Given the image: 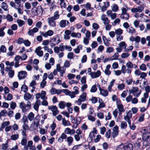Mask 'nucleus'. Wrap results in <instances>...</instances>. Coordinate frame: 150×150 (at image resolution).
Wrapping results in <instances>:
<instances>
[{"mask_svg": "<svg viewBox=\"0 0 150 150\" xmlns=\"http://www.w3.org/2000/svg\"><path fill=\"white\" fill-rule=\"evenodd\" d=\"M58 11H57L54 13L53 16L47 18V22L50 27H56V24L55 21L59 18L60 15Z\"/></svg>", "mask_w": 150, "mask_h": 150, "instance_id": "f257e3e1", "label": "nucleus"}, {"mask_svg": "<svg viewBox=\"0 0 150 150\" xmlns=\"http://www.w3.org/2000/svg\"><path fill=\"white\" fill-rule=\"evenodd\" d=\"M31 106V102L29 101L27 102V104H25L23 102H21L19 104V107L21 109L23 112H26L30 109Z\"/></svg>", "mask_w": 150, "mask_h": 150, "instance_id": "f03ea898", "label": "nucleus"}, {"mask_svg": "<svg viewBox=\"0 0 150 150\" xmlns=\"http://www.w3.org/2000/svg\"><path fill=\"white\" fill-rule=\"evenodd\" d=\"M129 93L132 94L135 97H138L141 93V90H139L137 87H133L132 89L129 91Z\"/></svg>", "mask_w": 150, "mask_h": 150, "instance_id": "7ed1b4c3", "label": "nucleus"}, {"mask_svg": "<svg viewBox=\"0 0 150 150\" xmlns=\"http://www.w3.org/2000/svg\"><path fill=\"white\" fill-rule=\"evenodd\" d=\"M61 37L59 35H56L53 37L50 41L51 46L52 47L59 44L60 42Z\"/></svg>", "mask_w": 150, "mask_h": 150, "instance_id": "20e7f679", "label": "nucleus"}, {"mask_svg": "<svg viewBox=\"0 0 150 150\" xmlns=\"http://www.w3.org/2000/svg\"><path fill=\"white\" fill-rule=\"evenodd\" d=\"M43 11L42 7L40 6L32 8V12L34 16H42Z\"/></svg>", "mask_w": 150, "mask_h": 150, "instance_id": "39448f33", "label": "nucleus"}, {"mask_svg": "<svg viewBox=\"0 0 150 150\" xmlns=\"http://www.w3.org/2000/svg\"><path fill=\"white\" fill-rule=\"evenodd\" d=\"M121 10L122 13L120 17L121 18L125 20H128L129 17V15L127 13V9L125 8L122 7Z\"/></svg>", "mask_w": 150, "mask_h": 150, "instance_id": "423d86ee", "label": "nucleus"}, {"mask_svg": "<svg viewBox=\"0 0 150 150\" xmlns=\"http://www.w3.org/2000/svg\"><path fill=\"white\" fill-rule=\"evenodd\" d=\"M116 104L117 109L119 110V115L122 114V112H124L125 111L124 109L123 105L121 103L120 100H117Z\"/></svg>", "mask_w": 150, "mask_h": 150, "instance_id": "0eeeda50", "label": "nucleus"}, {"mask_svg": "<svg viewBox=\"0 0 150 150\" xmlns=\"http://www.w3.org/2000/svg\"><path fill=\"white\" fill-rule=\"evenodd\" d=\"M86 93H83L80 96V98H79L77 100H76L75 102L77 103L78 105H80L82 102L86 100Z\"/></svg>", "mask_w": 150, "mask_h": 150, "instance_id": "6e6552de", "label": "nucleus"}, {"mask_svg": "<svg viewBox=\"0 0 150 150\" xmlns=\"http://www.w3.org/2000/svg\"><path fill=\"white\" fill-rule=\"evenodd\" d=\"M144 7L143 6H138L136 8H132L131 9V11L132 13H140L143 10Z\"/></svg>", "mask_w": 150, "mask_h": 150, "instance_id": "1a4fd4ad", "label": "nucleus"}, {"mask_svg": "<svg viewBox=\"0 0 150 150\" xmlns=\"http://www.w3.org/2000/svg\"><path fill=\"white\" fill-rule=\"evenodd\" d=\"M27 73L25 71H22L18 72V76L19 80L24 79L27 76Z\"/></svg>", "mask_w": 150, "mask_h": 150, "instance_id": "9d476101", "label": "nucleus"}, {"mask_svg": "<svg viewBox=\"0 0 150 150\" xmlns=\"http://www.w3.org/2000/svg\"><path fill=\"white\" fill-rule=\"evenodd\" d=\"M48 109L51 110L52 112V114L53 116H56L59 113V111L57 110V107L56 106H49Z\"/></svg>", "mask_w": 150, "mask_h": 150, "instance_id": "9b49d317", "label": "nucleus"}, {"mask_svg": "<svg viewBox=\"0 0 150 150\" xmlns=\"http://www.w3.org/2000/svg\"><path fill=\"white\" fill-rule=\"evenodd\" d=\"M40 34L43 36V37L46 38L48 36H52L54 34V32L52 30H49L47 32H44L40 31Z\"/></svg>", "mask_w": 150, "mask_h": 150, "instance_id": "f8f14e48", "label": "nucleus"}, {"mask_svg": "<svg viewBox=\"0 0 150 150\" xmlns=\"http://www.w3.org/2000/svg\"><path fill=\"white\" fill-rule=\"evenodd\" d=\"M132 116L131 112L129 110L127 113V115L124 117L125 120L127 122L128 124H130L131 122L130 119L132 118Z\"/></svg>", "mask_w": 150, "mask_h": 150, "instance_id": "ddd939ff", "label": "nucleus"}, {"mask_svg": "<svg viewBox=\"0 0 150 150\" xmlns=\"http://www.w3.org/2000/svg\"><path fill=\"white\" fill-rule=\"evenodd\" d=\"M69 21L67 20H62L59 22V26L62 28H64L66 26H69Z\"/></svg>", "mask_w": 150, "mask_h": 150, "instance_id": "4468645a", "label": "nucleus"}, {"mask_svg": "<svg viewBox=\"0 0 150 150\" xmlns=\"http://www.w3.org/2000/svg\"><path fill=\"white\" fill-rule=\"evenodd\" d=\"M103 4L104 5L102 6H100V3L99 4V6L101 8V11L103 12L106 11L107 8L109 7L110 6V3L108 1L104 2Z\"/></svg>", "mask_w": 150, "mask_h": 150, "instance_id": "2eb2a0df", "label": "nucleus"}, {"mask_svg": "<svg viewBox=\"0 0 150 150\" xmlns=\"http://www.w3.org/2000/svg\"><path fill=\"white\" fill-rule=\"evenodd\" d=\"M57 68L58 71L59 72L60 74V76H63V74L65 72V69L64 67H61L59 64H58L57 65Z\"/></svg>", "mask_w": 150, "mask_h": 150, "instance_id": "dca6fc26", "label": "nucleus"}, {"mask_svg": "<svg viewBox=\"0 0 150 150\" xmlns=\"http://www.w3.org/2000/svg\"><path fill=\"white\" fill-rule=\"evenodd\" d=\"M64 132L66 134L72 135L75 134V131L74 129H71L70 128L67 127L65 129Z\"/></svg>", "mask_w": 150, "mask_h": 150, "instance_id": "f3484780", "label": "nucleus"}, {"mask_svg": "<svg viewBox=\"0 0 150 150\" xmlns=\"http://www.w3.org/2000/svg\"><path fill=\"white\" fill-rule=\"evenodd\" d=\"M101 74V72L100 70L97 71L96 72H91V76L92 78H95L99 77Z\"/></svg>", "mask_w": 150, "mask_h": 150, "instance_id": "a211bd4d", "label": "nucleus"}, {"mask_svg": "<svg viewBox=\"0 0 150 150\" xmlns=\"http://www.w3.org/2000/svg\"><path fill=\"white\" fill-rule=\"evenodd\" d=\"M121 71L122 73L123 74H125L126 71L127 73L129 75L131 74L132 71L129 68H128V69H126L125 66L124 65H122V66Z\"/></svg>", "mask_w": 150, "mask_h": 150, "instance_id": "6ab92c4d", "label": "nucleus"}, {"mask_svg": "<svg viewBox=\"0 0 150 150\" xmlns=\"http://www.w3.org/2000/svg\"><path fill=\"white\" fill-rule=\"evenodd\" d=\"M41 48L40 46H39L35 50V52L40 57L42 56L43 55V52L41 50Z\"/></svg>", "mask_w": 150, "mask_h": 150, "instance_id": "aec40b11", "label": "nucleus"}, {"mask_svg": "<svg viewBox=\"0 0 150 150\" xmlns=\"http://www.w3.org/2000/svg\"><path fill=\"white\" fill-rule=\"evenodd\" d=\"M143 140L142 147L143 149H144L150 144V141L149 139V138H145L144 139H143Z\"/></svg>", "mask_w": 150, "mask_h": 150, "instance_id": "412c9836", "label": "nucleus"}, {"mask_svg": "<svg viewBox=\"0 0 150 150\" xmlns=\"http://www.w3.org/2000/svg\"><path fill=\"white\" fill-rule=\"evenodd\" d=\"M99 88V89L100 91V93L103 96L106 97L108 95V92L107 90H105L104 89H102L100 85H98Z\"/></svg>", "mask_w": 150, "mask_h": 150, "instance_id": "4be33fe9", "label": "nucleus"}, {"mask_svg": "<svg viewBox=\"0 0 150 150\" xmlns=\"http://www.w3.org/2000/svg\"><path fill=\"white\" fill-rule=\"evenodd\" d=\"M133 146L131 143L125 144H124V150H133Z\"/></svg>", "mask_w": 150, "mask_h": 150, "instance_id": "5701e85b", "label": "nucleus"}, {"mask_svg": "<svg viewBox=\"0 0 150 150\" xmlns=\"http://www.w3.org/2000/svg\"><path fill=\"white\" fill-rule=\"evenodd\" d=\"M142 132L143 133L142 135V139H144L145 138H149V136L147 135H146L147 134H149V132H148L147 130H146V128L144 129L142 131Z\"/></svg>", "mask_w": 150, "mask_h": 150, "instance_id": "b1692460", "label": "nucleus"}, {"mask_svg": "<svg viewBox=\"0 0 150 150\" xmlns=\"http://www.w3.org/2000/svg\"><path fill=\"white\" fill-rule=\"evenodd\" d=\"M101 18L102 21H104V24L105 25L108 24L110 22V21L108 20V18L106 17L105 15H102Z\"/></svg>", "mask_w": 150, "mask_h": 150, "instance_id": "393cba45", "label": "nucleus"}, {"mask_svg": "<svg viewBox=\"0 0 150 150\" xmlns=\"http://www.w3.org/2000/svg\"><path fill=\"white\" fill-rule=\"evenodd\" d=\"M141 18V20L142 21L144 22H150V20L149 19V18L147 16L144 15L143 14Z\"/></svg>", "mask_w": 150, "mask_h": 150, "instance_id": "a878e982", "label": "nucleus"}, {"mask_svg": "<svg viewBox=\"0 0 150 150\" xmlns=\"http://www.w3.org/2000/svg\"><path fill=\"white\" fill-rule=\"evenodd\" d=\"M67 140L68 142V144L69 146H70L73 141V138L71 136H69L67 138Z\"/></svg>", "mask_w": 150, "mask_h": 150, "instance_id": "bb28decb", "label": "nucleus"}, {"mask_svg": "<svg viewBox=\"0 0 150 150\" xmlns=\"http://www.w3.org/2000/svg\"><path fill=\"white\" fill-rule=\"evenodd\" d=\"M32 95L29 93H25L24 96V99L26 100H28L32 98Z\"/></svg>", "mask_w": 150, "mask_h": 150, "instance_id": "cd10ccee", "label": "nucleus"}, {"mask_svg": "<svg viewBox=\"0 0 150 150\" xmlns=\"http://www.w3.org/2000/svg\"><path fill=\"white\" fill-rule=\"evenodd\" d=\"M62 122L64 126H68L71 125L70 122L68 120H66L65 118L62 119Z\"/></svg>", "mask_w": 150, "mask_h": 150, "instance_id": "c85d7f7f", "label": "nucleus"}, {"mask_svg": "<svg viewBox=\"0 0 150 150\" xmlns=\"http://www.w3.org/2000/svg\"><path fill=\"white\" fill-rule=\"evenodd\" d=\"M38 126L37 123H36L35 122H34L33 124H32L30 127V129L32 131L34 130Z\"/></svg>", "mask_w": 150, "mask_h": 150, "instance_id": "c756f323", "label": "nucleus"}, {"mask_svg": "<svg viewBox=\"0 0 150 150\" xmlns=\"http://www.w3.org/2000/svg\"><path fill=\"white\" fill-rule=\"evenodd\" d=\"M127 127V124L126 122L122 121L121 122L120 128L122 129H125Z\"/></svg>", "mask_w": 150, "mask_h": 150, "instance_id": "7c9ffc66", "label": "nucleus"}, {"mask_svg": "<svg viewBox=\"0 0 150 150\" xmlns=\"http://www.w3.org/2000/svg\"><path fill=\"white\" fill-rule=\"evenodd\" d=\"M119 56V54L118 52H116L110 58V59L111 60L117 59Z\"/></svg>", "mask_w": 150, "mask_h": 150, "instance_id": "2f4dec72", "label": "nucleus"}, {"mask_svg": "<svg viewBox=\"0 0 150 150\" xmlns=\"http://www.w3.org/2000/svg\"><path fill=\"white\" fill-rule=\"evenodd\" d=\"M28 117L29 120L31 121L34 118V114L32 112H30L28 114Z\"/></svg>", "mask_w": 150, "mask_h": 150, "instance_id": "473e14b6", "label": "nucleus"}, {"mask_svg": "<svg viewBox=\"0 0 150 150\" xmlns=\"http://www.w3.org/2000/svg\"><path fill=\"white\" fill-rule=\"evenodd\" d=\"M127 31L129 33L132 34L136 32V30L134 28L132 27L129 28L128 30H127Z\"/></svg>", "mask_w": 150, "mask_h": 150, "instance_id": "72a5a7b5", "label": "nucleus"}, {"mask_svg": "<svg viewBox=\"0 0 150 150\" xmlns=\"http://www.w3.org/2000/svg\"><path fill=\"white\" fill-rule=\"evenodd\" d=\"M82 46L81 45H79L77 47L74 49V51L76 53H79L80 52V50L82 49Z\"/></svg>", "mask_w": 150, "mask_h": 150, "instance_id": "f704fd0d", "label": "nucleus"}, {"mask_svg": "<svg viewBox=\"0 0 150 150\" xmlns=\"http://www.w3.org/2000/svg\"><path fill=\"white\" fill-rule=\"evenodd\" d=\"M66 105V103L64 101H61L59 104V106L61 109L64 108Z\"/></svg>", "mask_w": 150, "mask_h": 150, "instance_id": "c9c22d12", "label": "nucleus"}, {"mask_svg": "<svg viewBox=\"0 0 150 150\" xmlns=\"http://www.w3.org/2000/svg\"><path fill=\"white\" fill-rule=\"evenodd\" d=\"M71 36L73 37H77L79 38L81 37V34L79 33H75L73 32L71 34Z\"/></svg>", "mask_w": 150, "mask_h": 150, "instance_id": "e433bc0d", "label": "nucleus"}, {"mask_svg": "<svg viewBox=\"0 0 150 150\" xmlns=\"http://www.w3.org/2000/svg\"><path fill=\"white\" fill-rule=\"evenodd\" d=\"M97 131L95 128H93V130L92 132H91L89 134V137H90L91 139V140H92V134L94 133L97 134Z\"/></svg>", "mask_w": 150, "mask_h": 150, "instance_id": "4c0bfd02", "label": "nucleus"}, {"mask_svg": "<svg viewBox=\"0 0 150 150\" xmlns=\"http://www.w3.org/2000/svg\"><path fill=\"white\" fill-rule=\"evenodd\" d=\"M19 138V134H18L12 135L11 136V139L13 140H16Z\"/></svg>", "mask_w": 150, "mask_h": 150, "instance_id": "58836bf2", "label": "nucleus"}, {"mask_svg": "<svg viewBox=\"0 0 150 150\" xmlns=\"http://www.w3.org/2000/svg\"><path fill=\"white\" fill-rule=\"evenodd\" d=\"M21 4H19V5L18 7L17 8L16 7V8H15L16 9H17L18 11V13L20 14H22L23 13V9H21Z\"/></svg>", "mask_w": 150, "mask_h": 150, "instance_id": "ea45409f", "label": "nucleus"}, {"mask_svg": "<svg viewBox=\"0 0 150 150\" xmlns=\"http://www.w3.org/2000/svg\"><path fill=\"white\" fill-rule=\"evenodd\" d=\"M10 106L12 110H14L16 106V104L15 102H11L10 103Z\"/></svg>", "mask_w": 150, "mask_h": 150, "instance_id": "a19ab883", "label": "nucleus"}, {"mask_svg": "<svg viewBox=\"0 0 150 150\" xmlns=\"http://www.w3.org/2000/svg\"><path fill=\"white\" fill-rule=\"evenodd\" d=\"M17 23L18 24L19 26L20 27H21L25 23V21L23 20L20 19H18L17 20Z\"/></svg>", "mask_w": 150, "mask_h": 150, "instance_id": "79ce46f5", "label": "nucleus"}, {"mask_svg": "<svg viewBox=\"0 0 150 150\" xmlns=\"http://www.w3.org/2000/svg\"><path fill=\"white\" fill-rule=\"evenodd\" d=\"M119 46L121 48H126L127 46V45L125 43V42H122L119 44Z\"/></svg>", "mask_w": 150, "mask_h": 150, "instance_id": "37998d69", "label": "nucleus"}, {"mask_svg": "<svg viewBox=\"0 0 150 150\" xmlns=\"http://www.w3.org/2000/svg\"><path fill=\"white\" fill-rule=\"evenodd\" d=\"M124 144H121L118 145L116 148V150H124Z\"/></svg>", "mask_w": 150, "mask_h": 150, "instance_id": "c03bdc74", "label": "nucleus"}, {"mask_svg": "<svg viewBox=\"0 0 150 150\" xmlns=\"http://www.w3.org/2000/svg\"><path fill=\"white\" fill-rule=\"evenodd\" d=\"M10 124V122L9 121H6L4 122L1 125V128L4 129L5 127H7L8 125H9Z\"/></svg>", "mask_w": 150, "mask_h": 150, "instance_id": "a18cd8bd", "label": "nucleus"}, {"mask_svg": "<svg viewBox=\"0 0 150 150\" xmlns=\"http://www.w3.org/2000/svg\"><path fill=\"white\" fill-rule=\"evenodd\" d=\"M139 69L143 71H146L147 69L146 65L144 64H142L139 66Z\"/></svg>", "mask_w": 150, "mask_h": 150, "instance_id": "49530a36", "label": "nucleus"}, {"mask_svg": "<svg viewBox=\"0 0 150 150\" xmlns=\"http://www.w3.org/2000/svg\"><path fill=\"white\" fill-rule=\"evenodd\" d=\"M144 116L145 114L144 113L141 115L138 119V121L139 122H141L143 121L144 120Z\"/></svg>", "mask_w": 150, "mask_h": 150, "instance_id": "de8ad7c7", "label": "nucleus"}, {"mask_svg": "<svg viewBox=\"0 0 150 150\" xmlns=\"http://www.w3.org/2000/svg\"><path fill=\"white\" fill-rule=\"evenodd\" d=\"M115 33L118 35H121L123 33V30L120 28L118 29L115 30Z\"/></svg>", "mask_w": 150, "mask_h": 150, "instance_id": "09e8293b", "label": "nucleus"}, {"mask_svg": "<svg viewBox=\"0 0 150 150\" xmlns=\"http://www.w3.org/2000/svg\"><path fill=\"white\" fill-rule=\"evenodd\" d=\"M8 141H7L5 144H3L2 145V149L4 150H6L8 147Z\"/></svg>", "mask_w": 150, "mask_h": 150, "instance_id": "8fccbe9b", "label": "nucleus"}, {"mask_svg": "<svg viewBox=\"0 0 150 150\" xmlns=\"http://www.w3.org/2000/svg\"><path fill=\"white\" fill-rule=\"evenodd\" d=\"M1 7L5 11H7L8 8L7 5L5 3L3 2L2 3Z\"/></svg>", "mask_w": 150, "mask_h": 150, "instance_id": "3c124183", "label": "nucleus"}, {"mask_svg": "<svg viewBox=\"0 0 150 150\" xmlns=\"http://www.w3.org/2000/svg\"><path fill=\"white\" fill-rule=\"evenodd\" d=\"M126 66L129 69L133 67V64L131 62L129 61L127 63Z\"/></svg>", "mask_w": 150, "mask_h": 150, "instance_id": "603ef678", "label": "nucleus"}, {"mask_svg": "<svg viewBox=\"0 0 150 150\" xmlns=\"http://www.w3.org/2000/svg\"><path fill=\"white\" fill-rule=\"evenodd\" d=\"M112 9V10L114 12L117 11L118 10V7L117 5L114 4Z\"/></svg>", "mask_w": 150, "mask_h": 150, "instance_id": "864d4df0", "label": "nucleus"}, {"mask_svg": "<svg viewBox=\"0 0 150 150\" xmlns=\"http://www.w3.org/2000/svg\"><path fill=\"white\" fill-rule=\"evenodd\" d=\"M14 74V71L13 70H10L8 72V75L10 78H12Z\"/></svg>", "mask_w": 150, "mask_h": 150, "instance_id": "5fc2aeb1", "label": "nucleus"}, {"mask_svg": "<svg viewBox=\"0 0 150 150\" xmlns=\"http://www.w3.org/2000/svg\"><path fill=\"white\" fill-rule=\"evenodd\" d=\"M144 1L143 0H137V1L136 2V3L137 4L140 5V6H143L144 5Z\"/></svg>", "mask_w": 150, "mask_h": 150, "instance_id": "6e6d98bb", "label": "nucleus"}, {"mask_svg": "<svg viewBox=\"0 0 150 150\" xmlns=\"http://www.w3.org/2000/svg\"><path fill=\"white\" fill-rule=\"evenodd\" d=\"M26 139L27 138H22V139L21 142V144L22 145L24 146L26 145L27 143V140Z\"/></svg>", "mask_w": 150, "mask_h": 150, "instance_id": "4d7b16f0", "label": "nucleus"}, {"mask_svg": "<svg viewBox=\"0 0 150 150\" xmlns=\"http://www.w3.org/2000/svg\"><path fill=\"white\" fill-rule=\"evenodd\" d=\"M125 85L124 83L119 84L118 85L117 88L120 90H122L125 87Z\"/></svg>", "mask_w": 150, "mask_h": 150, "instance_id": "13d9d810", "label": "nucleus"}, {"mask_svg": "<svg viewBox=\"0 0 150 150\" xmlns=\"http://www.w3.org/2000/svg\"><path fill=\"white\" fill-rule=\"evenodd\" d=\"M97 90V88L96 87V85H94L92 86L90 90V91L92 93H94L96 92Z\"/></svg>", "mask_w": 150, "mask_h": 150, "instance_id": "bf43d9fd", "label": "nucleus"}, {"mask_svg": "<svg viewBox=\"0 0 150 150\" xmlns=\"http://www.w3.org/2000/svg\"><path fill=\"white\" fill-rule=\"evenodd\" d=\"M0 113L1 117L2 116H5L7 113V112L6 110H3Z\"/></svg>", "mask_w": 150, "mask_h": 150, "instance_id": "052dcab7", "label": "nucleus"}, {"mask_svg": "<svg viewBox=\"0 0 150 150\" xmlns=\"http://www.w3.org/2000/svg\"><path fill=\"white\" fill-rule=\"evenodd\" d=\"M23 43L26 46H29L31 44L30 42L28 40H24Z\"/></svg>", "mask_w": 150, "mask_h": 150, "instance_id": "680f3d73", "label": "nucleus"}, {"mask_svg": "<svg viewBox=\"0 0 150 150\" xmlns=\"http://www.w3.org/2000/svg\"><path fill=\"white\" fill-rule=\"evenodd\" d=\"M132 38L134 39V41L137 43H139L140 41V38L139 36H137L135 38L132 37Z\"/></svg>", "mask_w": 150, "mask_h": 150, "instance_id": "e2e57ef3", "label": "nucleus"}, {"mask_svg": "<svg viewBox=\"0 0 150 150\" xmlns=\"http://www.w3.org/2000/svg\"><path fill=\"white\" fill-rule=\"evenodd\" d=\"M41 98L44 100L45 97L46 95V92L45 91H41Z\"/></svg>", "mask_w": 150, "mask_h": 150, "instance_id": "0e129e2a", "label": "nucleus"}, {"mask_svg": "<svg viewBox=\"0 0 150 150\" xmlns=\"http://www.w3.org/2000/svg\"><path fill=\"white\" fill-rule=\"evenodd\" d=\"M114 49L112 47H109L107 48L106 52L110 53L114 51Z\"/></svg>", "mask_w": 150, "mask_h": 150, "instance_id": "69168bd1", "label": "nucleus"}, {"mask_svg": "<svg viewBox=\"0 0 150 150\" xmlns=\"http://www.w3.org/2000/svg\"><path fill=\"white\" fill-rule=\"evenodd\" d=\"M111 132V130L110 129H109L107 132H106L105 134V136L106 138H110Z\"/></svg>", "mask_w": 150, "mask_h": 150, "instance_id": "338daca9", "label": "nucleus"}, {"mask_svg": "<svg viewBox=\"0 0 150 150\" xmlns=\"http://www.w3.org/2000/svg\"><path fill=\"white\" fill-rule=\"evenodd\" d=\"M80 123L79 121H78L77 120L74 123H73V127L74 128H76L78 126V124H79Z\"/></svg>", "mask_w": 150, "mask_h": 150, "instance_id": "774afa93", "label": "nucleus"}]
</instances>
